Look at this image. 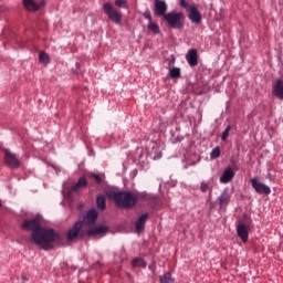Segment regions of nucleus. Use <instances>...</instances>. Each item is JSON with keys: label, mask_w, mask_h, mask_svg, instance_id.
<instances>
[{"label": "nucleus", "mask_w": 283, "mask_h": 283, "mask_svg": "<svg viewBox=\"0 0 283 283\" xmlns=\"http://www.w3.org/2000/svg\"><path fill=\"white\" fill-rule=\"evenodd\" d=\"M22 231H31V240L44 251L54 249V242H61L63 239L59 232L52 229L41 227V219L33 218L22 221Z\"/></svg>", "instance_id": "1"}, {"label": "nucleus", "mask_w": 283, "mask_h": 283, "mask_svg": "<svg viewBox=\"0 0 283 283\" xmlns=\"http://www.w3.org/2000/svg\"><path fill=\"white\" fill-rule=\"evenodd\" d=\"M106 196L109 200H114L118 209H134L138 205V200L147 198L145 192L132 191H108Z\"/></svg>", "instance_id": "2"}, {"label": "nucleus", "mask_w": 283, "mask_h": 283, "mask_svg": "<svg viewBox=\"0 0 283 283\" xmlns=\"http://www.w3.org/2000/svg\"><path fill=\"white\" fill-rule=\"evenodd\" d=\"M164 19L169 28L174 30H182V28H185V14L182 12L171 11L167 13Z\"/></svg>", "instance_id": "3"}, {"label": "nucleus", "mask_w": 283, "mask_h": 283, "mask_svg": "<svg viewBox=\"0 0 283 283\" xmlns=\"http://www.w3.org/2000/svg\"><path fill=\"white\" fill-rule=\"evenodd\" d=\"M103 10L115 25H123V12L114 8L113 3L105 2L103 4Z\"/></svg>", "instance_id": "4"}, {"label": "nucleus", "mask_w": 283, "mask_h": 283, "mask_svg": "<svg viewBox=\"0 0 283 283\" xmlns=\"http://www.w3.org/2000/svg\"><path fill=\"white\" fill-rule=\"evenodd\" d=\"M4 163L10 169H19L21 167V159L10 150H4Z\"/></svg>", "instance_id": "5"}, {"label": "nucleus", "mask_w": 283, "mask_h": 283, "mask_svg": "<svg viewBox=\"0 0 283 283\" xmlns=\"http://www.w3.org/2000/svg\"><path fill=\"white\" fill-rule=\"evenodd\" d=\"M81 229H83V222H75L66 234L67 242H74V240H76L81 235Z\"/></svg>", "instance_id": "6"}, {"label": "nucleus", "mask_w": 283, "mask_h": 283, "mask_svg": "<svg viewBox=\"0 0 283 283\" xmlns=\"http://www.w3.org/2000/svg\"><path fill=\"white\" fill-rule=\"evenodd\" d=\"M253 189L256 193L269 196L271 193V188L258 180V178H252L250 180Z\"/></svg>", "instance_id": "7"}, {"label": "nucleus", "mask_w": 283, "mask_h": 283, "mask_svg": "<svg viewBox=\"0 0 283 283\" xmlns=\"http://www.w3.org/2000/svg\"><path fill=\"white\" fill-rule=\"evenodd\" d=\"M22 3L28 12H36L45 6V0H42L41 2H36L35 0H23Z\"/></svg>", "instance_id": "8"}, {"label": "nucleus", "mask_w": 283, "mask_h": 283, "mask_svg": "<svg viewBox=\"0 0 283 283\" xmlns=\"http://www.w3.org/2000/svg\"><path fill=\"white\" fill-rule=\"evenodd\" d=\"M250 229L251 228L249 226L244 224V223H239L237 226V234L243 243L249 242V231H250Z\"/></svg>", "instance_id": "9"}, {"label": "nucleus", "mask_w": 283, "mask_h": 283, "mask_svg": "<svg viewBox=\"0 0 283 283\" xmlns=\"http://www.w3.org/2000/svg\"><path fill=\"white\" fill-rule=\"evenodd\" d=\"M187 10L189 12L188 19H190L192 23H201L202 14H200V11H198V7L196 4H192Z\"/></svg>", "instance_id": "10"}, {"label": "nucleus", "mask_w": 283, "mask_h": 283, "mask_svg": "<svg viewBox=\"0 0 283 283\" xmlns=\"http://www.w3.org/2000/svg\"><path fill=\"white\" fill-rule=\"evenodd\" d=\"M167 2L165 0H155V17H164L167 14Z\"/></svg>", "instance_id": "11"}, {"label": "nucleus", "mask_w": 283, "mask_h": 283, "mask_svg": "<svg viewBox=\"0 0 283 283\" xmlns=\"http://www.w3.org/2000/svg\"><path fill=\"white\" fill-rule=\"evenodd\" d=\"M220 211H224L227 207H229V203L231 202V195L229 193V189H224L220 197L218 198Z\"/></svg>", "instance_id": "12"}, {"label": "nucleus", "mask_w": 283, "mask_h": 283, "mask_svg": "<svg viewBox=\"0 0 283 283\" xmlns=\"http://www.w3.org/2000/svg\"><path fill=\"white\" fill-rule=\"evenodd\" d=\"M109 231L107 226H96L87 230L88 238H95V235H105Z\"/></svg>", "instance_id": "13"}, {"label": "nucleus", "mask_w": 283, "mask_h": 283, "mask_svg": "<svg viewBox=\"0 0 283 283\" xmlns=\"http://www.w3.org/2000/svg\"><path fill=\"white\" fill-rule=\"evenodd\" d=\"M149 220V213L142 214L135 223L136 233H143L145 231V223Z\"/></svg>", "instance_id": "14"}, {"label": "nucleus", "mask_w": 283, "mask_h": 283, "mask_svg": "<svg viewBox=\"0 0 283 283\" xmlns=\"http://www.w3.org/2000/svg\"><path fill=\"white\" fill-rule=\"evenodd\" d=\"M96 220H98V212L92 209V210H88V212L86 213V216L81 222H83V224H95Z\"/></svg>", "instance_id": "15"}, {"label": "nucleus", "mask_w": 283, "mask_h": 283, "mask_svg": "<svg viewBox=\"0 0 283 283\" xmlns=\"http://www.w3.org/2000/svg\"><path fill=\"white\" fill-rule=\"evenodd\" d=\"M186 60L190 67H196V65H198V51L196 49L189 50L186 55Z\"/></svg>", "instance_id": "16"}, {"label": "nucleus", "mask_w": 283, "mask_h": 283, "mask_svg": "<svg viewBox=\"0 0 283 283\" xmlns=\"http://www.w3.org/2000/svg\"><path fill=\"white\" fill-rule=\"evenodd\" d=\"M233 178H235V172L233 169L227 168L220 177V182H222V185H227L231 182Z\"/></svg>", "instance_id": "17"}, {"label": "nucleus", "mask_w": 283, "mask_h": 283, "mask_svg": "<svg viewBox=\"0 0 283 283\" xmlns=\"http://www.w3.org/2000/svg\"><path fill=\"white\" fill-rule=\"evenodd\" d=\"M85 187H87V179L85 176H82L77 182L71 187V191H73V193H78V191L85 189Z\"/></svg>", "instance_id": "18"}, {"label": "nucleus", "mask_w": 283, "mask_h": 283, "mask_svg": "<svg viewBox=\"0 0 283 283\" xmlns=\"http://www.w3.org/2000/svg\"><path fill=\"white\" fill-rule=\"evenodd\" d=\"M274 94L277 98H281L283 101V81L282 80H276V83L273 87Z\"/></svg>", "instance_id": "19"}, {"label": "nucleus", "mask_w": 283, "mask_h": 283, "mask_svg": "<svg viewBox=\"0 0 283 283\" xmlns=\"http://www.w3.org/2000/svg\"><path fill=\"white\" fill-rule=\"evenodd\" d=\"M96 205H97V209H99V211H105V209L107 207L105 195L97 196Z\"/></svg>", "instance_id": "20"}, {"label": "nucleus", "mask_w": 283, "mask_h": 283, "mask_svg": "<svg viewBox=\"0 0 283 283\" xmlns=\"http://www.w3.org/2000/svg\"><path fill=\"white\" fill-rule=\"evenodd\" d=\"M148 30H150L153 34H160V27L154 21L148 22Z\"/></svg>", "instance_id": "21"}, {"label": "nucleus", "mask_w": 283, "mask_h": 283, "mask_svg": "<svg viewBox=\"0 0 283 283\" xmlns=\"http://www.w3.org/2000/svg\"><path fill=\"white\" fill-rule=\"evenodd\" d=\"M39 61H40V63H44V65H48V63H50V55H48V53L41 51L39 53Z\"/></svg>", "instance_id": "22"}, {"label": "nucleus", "mask_w": 283, "mask_h": 283, "mask_svg": "<svg viewBox=\"0 0 283 283\" xmlns=\"http://www.w3.org/2000/svg\"><path fill=\"white\" fill-rule=\"evenodd\" d=\"M160 283H174V277H171V273L167 272L160 276Z\"/></svg>", "instance_id": "23"}, {"label": "nucleus", "mask_w": 283, "mask_h": 283, "mask_svg": "<svg viewBox=\"0 0 283 283\" xmlns=\"http://www.w3.org/2000/svg\"><path fill=\"white\" fill-rule=\"evenodd\" d=\"M132 264L134 268L142 266L143 269H145V266H147V263H145V260H143L142 258L134 259Z\"/></svg>", "instance_id": "24"}, {"label": "nucleus", "mask_w": 283, "mask_h": 283, "mask_svg": "<svg viewBox=\"0 0 283 283\" xmlns=\"http://www.w3.org/2000/svg\"><path fill=\"white\" fill-rule=\"evenodd\" d=\"M170 78H180V69L174 67L169 71Z\"/></svg>", "instance_id": "25"}, {"label": "nucleus", "mask_w": 283, "mask_h": 283, "mask_svg": "<svg viewBox=\"0 0 283 283\" xmlns=\"http://www.w3.org/2000/svg\"><path fill=\"white\" fill-rule=\"evenodd\" d=\"M231 132V126H228L223 133H222V136H221V140L224 143L227 142V139L229 138V133Z\"/></svg>", "instance_id": "26"}, {"label": "nucleus", "mask_w": 283, "mask_h": 283, "mask_svg": "<svg viewBox=\"0 0 283 283\" xmlns=\"http://www.w3.org/2000/svg\"><path fill=\"white\" fill-rule=\"evenodd\" d=\"M210 158L212 159L220 158V147H216L212 149L210 154Z\"/></svg>", "instance_id": "27"}, {"label": "nucleus", "mask_w": 283, "mask_h": 283, "mask_svg": "<svg viewBox=\"0 0 283 283\" xmlns=\"http://www.w3.org/2000/svg\"><path fill=\"white\" fill-rule=\"evenodd\" d=\"M91 178L95 179V182H97V185H102L103 184V178L101 177V175H96L94 172L91 174Z\"/></svg>", "instance_id": "28"}, {"label": "nucleus", "mask_w": 283, "mask_h": 283, "mask_svg": "<svg viewBox=\"0 0 283 283\" xmlns=\"http://www.w3.org/2000/svg\"><path fill=\"white\" fill-rule=\"evenodd\" d=\"M115 6L117 8H127V2L125 0H115Z\"/></svg>", "instance_id": "29"}, {"label": "nucleus", "mask_w": 283, "mask_h": 283, "mask_svg": "<svg viewBox=\"0 0 283 283\" xmlns=\"http://www.w3.org/2000/svg\"><path fill=\"white\" fill-rule=\"evenodd\" d=\"M200 191H201L202 193H207V191H209V185H208L207 182L202 181V182L200 184Z\"/></svg>", "instance_id": "30"}, {"label": "nucleus", "mask_w": 283, "mask_h": 283, "mask_svg": "<svg viewBox=\"0 0 283 283\" xmlns=\"http://www.w3.org/2000/svg\"><path fill=\"white\" fill-rule=\"evenodd\" d=\"M144 17L147 19V21H149V23H151V11L146 10Z\"/></svg>", "instance_id": "31"}, {"label": "nucleus", "mask_w": 283, "mask_h": 283, "mask_svg": "<svg viewBox=\"0 0 283 283\" xmlns=\"http://www.w3.org/2000/svg\"><path fill=\"white\" fill-rule=\"evenodd\" d=\"M180 6L181 8H185V10H189V3H187V1L180 0Z\"/></svg>", "instance_id": "32"}, {"label": "nucleus", "mask_w": 283, "mask_h": 283, "mask_svg": "<svg viewBox=\"0 0 283 283\" xmlns=\"http://www.w3.org/2000/svg\"><path fill=\"white\" fill-rule=\"evenodd\" d=\"M266 178H268L269 180H271V178H272L271 172H269V174L266 175Z\"/></svg>", "instance_id": "33"}, {"label": "nucleus", "mask_w": 283, "mask_h": 283, "mask_svg": "<svg viewBox=\"0 0 283 283\" xmlns=\"http://www.w3.org/2000/svg\"><path fill=\"white\" fill-rule=\"evenodd\" d=\"M23 282H28V277L27 276H22Z\"/></svg>", "instance_id": "34"}, {"label": "nucleus", "mask_w": 283, "mask_h": 283, "mask_svg": "<svg viewBox=\"0 0 283 283\" xmlns=\"http://www.w3.org/2000/svg\"><path fill=\"white\" fill-rule=\"evenodd\" d=\"M3 207V205L1 203V200H0V208Z\"/></svg>", "instance_id": "35"}]
</instances>
